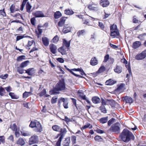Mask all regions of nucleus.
I'll list each match as a JSON object with an SVG mask.
<instances>
[{
	"label": "nucleus",
	"instance_id": "nucleus-9",
	"mask_svg": "<svg viewBox=\"0 0 146 146\" xmlns=\"http://www.w3.org/2000/svg\"><path fill=\"white\" fill-rule=\"evenodd\" d=\"M33 15L36 17H46L43 12L41 11H36L33 13Z\"/></svg>",
	"mask_w": 146,
	"mask_h": 146
},
{
	"label": "nucleus",
	"instance_id": "nucleus-14",
	"mask_svg": "<svg viewBox=\"0 0 146 146\" xmlns=\"http://www.w3.org/2000/svg\"><path fill=\"white\" fill-rule=\"evenodd\" d=\"M116 82V81L113 80L112 79H110L107 80L105 83L106 85L111 86L115 84Z\"/></svg>",
	"mask_w": 146,
	"mask_h": 146
},
{
	"label": "nucleus",
	"instance_id": "nucleus-49",
	"mask_svg": "<svg viewBox=\"0 0 146 146\" xmlns=\"http://www.w3.org/2000/svg\"><path fill=\"white\" fill-rule=\"evenodd\" d=\"M15 131V136L17 137H19L20 136V129L19 128H17L16 129Z\"/></svg>",
	"mask_w": 146,
	"mask_h": 146
},
{
	"label": "nucleus",
	"instance_id": "nucleus-47",
	"mask_svg": "<svg viewBox=\"0 0 146 146\" xmlns=\"http://www.w3.org/2000/svg\"><path fill=\"white\" fill-rule=\"evenodd\" d=\"M145 35H146V33H143L139 35L137 37V38L141 40H143L144 39V36Z\"/></svg>",
	"mask_w": 146,
	"mask_h": 146
},
{
	"label": "nucleus",
	"instance_id": "nucleus-22",
	"mask_svg": "<svg viewBox=\"0 0 146 146\" xmlns=\"http://www.w3.org/2000/svg\"><path fill=\"white\" fill-rule=\"evenodd\" d=\"M92 101L93 103L96 104L100 103V99L97 96H94L92 98Z\"/></svg>",
	"mask_w": 146,
	"mask_h": 146
},
{
	"label": "nucleus",
	"instance_id": "nucleus-4",
	"mask_svg": "<svg viewBox=\"0 0 146 146\" xmlns=\"http://www.w3.org/2000/svg\"><path fill=\"white\" fill-rule=\"evenodd\" d=\"M120 124L119 122H116L113 124L109 129L110 131L119 134L120 132Z\"/></svg>",
	"mask_w": 146,
	"mask_h": 146
},
{
	"label": "nucleus",
	"instance_id": "nucleus-23",
	"mask_svg": "<svg viewBox=\"0 0 146 146\" xmlns=\"http://www.w3.org/2000/svg\"><path fill=\"white\" fill-rule=\"evenodd\" d=\"M70 143V139L69 138H68L64 140L62 144L64 146H69Z\"/></svg>",
	"mask_w": 146,
	"mask_h": 146
},
{
	"label": "nucleus",
	"instance_id": "nucleus-17",
	"mask_svg": "<svg viewBox=\"0 0 146 146\" xmlns=\"http://www.w3.org/2000/svg\"><path fill=\"white\" fill-rule=\"evenodd\" d=\"M122 69V68L121 66L117 65L114 70L115 72L119 74L121 72Z\"/></svg>",
	"mask_w": 146,
	"mask_h": 146
},
{
	"label": "nucleus",
	"instance_id": "nucleus-55",
	"mask_svg": "<svg viewBox=\"0 0 146 146\" xmlns=\"http://www.w3.org/2000/svg\"><path fill=\"white\" fill-rule=\"evenodd\" d=\"M71 140L73 144L75 143L76 141V137L74 136H72L71 137Z\"/></svg>",
	"mask_w": 146,
	"mask_h": 146
},
{
	"label": "nucleus",
	"instance_id": "nucleus-7",
	"mask_svg": "<svg viewBox=\"0 0 146 146\" xmlns=\"http://www.w3.org/2000/svg\"><path fill=\"white\" fill-rule=\"evenodd\" d=\"M62 102H63V105L64 108L67 109L68 108V102L67 101V98H60L58 102L59 106H60V103Z\"/></svg>",
	"mask_w": 146,
	"mask_h": 146
},
{
	"label": "nucleus",
	"instance_id": "nucleus-58",
	"mask_svg": "<svg viewBox=\"0 0 146 146\" xmlns=\"http://www.w3.org/2000/svg\"><path fill=\"white\" fill-rule=\"evenodd\" d=\"M10 10L11 13H13L15 11V7L13 5H11L10 8Z\"/></svg>",
	"mask_w": 146,
	"mask_h": 146
},
{
	"label": "nucleus",
	"instance_id": "nucleus-50",
	"mask_svg": "<svg viewBox=\"0 0 146 146\" xmlns=\"http://www.w3.org/2000/svg\"><path fill=\"white\" fill-rule=\"evenodd\" d=\"M28 0H23V1L22 2V4L21 5V10H23V9L24 7L25 6L27 2L28 1Z\"/></svg>",
	"mask_w": 146,
	"mask_h": 146
},
{
	"label": "nucleus",
	"instance_id": "nucleus-21",
	"mask_svg": "<svg viewBox=\"0 0 146 146\" xmlns=\"http://www.w3.org/2000/svg\"><path fill=\"white\" fill-rule=\"evenodd\" d=\"M108 117L106 116L100 118L99 120V121L101 123L104 124L107 123L108 122Z\"/></svg>",
	"mask_w": 146,
	"mask_h": 146
},
{
	"label": "nucleus",
	"instance_id": "nucleus-63",
	"mask_svg": "<svg viewBox=\"0 0 146 146\" xmlns=\"http://www.w3.org/2000/svg\"><path fill=\"white\" fill-rule=\"evenodd\" d=\"M105 15L103 18V19H105L108 17L110 15V14H107L105 12H104Z\"/></svg>",
	"mask_w": 146,
	"mask_h": 146
},
{
	"label": "nucleus",
	"instance_id": "nucleus-30",
	"mask_svg": "<svg viewBox=\"0 0 146 146\" xmlns=\"http://www.w3.org/2000/svg\"><path fill=\"white\" fill-rule=\"evenodd\" d=\"M61 16L62 14L59 11H57L54 14V17L56 19L59 18Z\"/></svg>",
	"mask_w": 146,
	"mask_h": 146
},
{
	"label": "nucleus",
	"instance_id": "nucleus-54",
	"mask_svg": "<svg viewBox=\"0 0 146 146\" xmlns=\"http://www.w3.org/2000/svg\"><path fill=\"white\" fill-rule=\"evenodd\" d=\"M85 31L84 30H81L79 31L77 33V35L78 36H80L81 35H82L84 33Z\"/></svg>",
	"mask_w": 146,
	"mask_h": 146
},
{
	"label": "nucleus",
	"instance_id": "nucleus-53",
	"mask_svg": "<svg viewBox=\"0 0 146 146\" xmlns=\"http://www.w3.org/2000/svg\"><path fill=\"white\" fill-rule=\"evenodd\" d=\"M93 4L92 3V10L94 11H97L98 10V7L97 5H94V6H92Z\"/></svg>",
	"mask_w": 146,
	"mask_h": 146
},
{
	"label": "nucleus",
	"instance_id": "nucleus-12",
	"mask_svg": "<svg viewBox=\"0 0 146 146\" xmlns=\"http://www.w3.org/2000/svg\"><path fill=\"white\" fill-rule=\"evenodd\" d=\"M110 3L108 0H101L100 5L102 7H106L109 5Z\"/></svg>",
	"mask_w": 146,
	"mask_h": 146
},
{
	"label": "nucleus",
	"instance_id": "nucleus-5",
	"mask_svg": "<svg viewBox=\"0 0 146 146\" xmlns=\"http://www.w3.org/2000/svg\"><path fill=\"white\" fill-rule=\"evenodd\" d=\"M146 57V49L141 53L137 54L135 56V59L137 60H142Z\"/></svg>",
	"mask_w": 146,
	"mask_h": 146
},
{
	"label": "nucleus",
	"instance_id": "nucleus-52",
	"mask_svg": "<svg viewBox=\"0 0 146 146\" xmlns=\"http://www.w3.org/2000/svg\"><path fill=\"white\" fill-rule=\"evenodd\" d=\"M109 59V55L108 54H106L104 57V59L103 61L104 62H106Z\"/></svg>",
	"mask_w": 146,
	"mask_h": 146
},
{
	"label": "nucleus",
	"instance_id": "nucleus-64",
	"mask_svg": "<svg viewBox=\"0 0 146 146\" xmlns=\"http://www.w3.org/2000/svg\"><path fill=\"white\" fill-rule=\"evenodd\" d=\"M121 62L125 64H127V61L124 58L123 59H121Z\"/></svg>",
	"mask_w": 146,
	"mask_h": 146
},
{
	"label": "nucleus",
	"instance_id": "nucleus-1",
	"mask_svg": "<svg viewBox=\"0 0 146 146\" xmlns=\"http://www.w3.org/2000/svg\"><path fill=\"white\" fill-rule=\"evenodd\" d=\"M119 137L124 142H128L131 140H134L135 137L129 130L124 129L119 135Z\"/></svg>",
	"mask_w": 146,
	"mask_h": 146
},
{
	"label": "nucleus",
	"instance_id": "nucleus-6",
	"mask_svg": "<svg viewBox=\"0 0 146 146\" xmlns=\"http://www.w3.org/2000/svg\"><path fill=\"white\" fill-rule=\"evenodd\" d=\"M38 137L37 135H33L29 139V145H31L37 143L38 142Z\"/></svg>",
	"mask_w": 146,
	"mask_h": 146
},
{
	"label": "nucleus",
	"instance_id": "nucleus-31",
	"mask_svg": "<svg viewBox=\"0 0 146 146\" xmlns=\"http://www.w3.org/2000/svg\"><path fill=\"white\" fill-rule=\"evenodd\" d=\"M64 13L66 14L69 15H72L74 13V12L72 10H70L69 9L65 10Z\"/></svg>",
	"mask_w": 146,
	"mask_h": 146
},
{
	"label": "nucleus",
	"instance_id": "nucleus-60",
	"mask_svg": "<svg viewBox=\"0 0 146 146\" xmlns=\"http://www.w3.org/2000/svg\"><path fill=\"white\" fill-rule=\"evenodd\" d=\"M9 95L11 97L12 99H16V97L14 93L10 92L9 94Z\"/></svg>",
	"mask_w": 146,
	"mask_h": 146
},
{
	"label": "nucleus",
	"instance_id": "nucleus-34",
	"mask_svg": "<svg viewBox=\"0 0 146 146\" xmlns=\"http://www.w3.org/2000/svg\"><path fill=\"white\" fill-rule=\"evenodd\" d=\"M100 110H101V112L105 113H107V110L106 109L105 107L104 106H101L99 108Z\"/></svg>",
	"mask_w": 146,
	"mask_h": 146
},
{
	"label": "nucleus",
	"instance_id": "nucleus-37",
	"mask_svg": "<svg viewBox=\"0 0 146 146\" xmlns=\"http://www.w3.org/2000/svg\"><path fill=\"white\" fill-rule=\"evenodd\" d=\"M61 133L60 134V136L61 137L62 136H63V137H64V135L65 134L66 132V130L65 128H61V129L60 131Z\"/></svg>",
	"mask_w": 146,
	"mask_h": 146
},
{
	"label": "nucleus",
	"instance_id": "nucleus-48",
	"mask_svg": "<svg viewBox=\"0 0 146 146\" xmlns=\"http://www.w3.org/2000/svg\"><path fill=\"white\" fill-rule=\"evenodd\" d=\"M5 93V90L2 87H0V95L3 96Z\"/></svg>",
	"mask_w": 146,
	"mask_h": 146
},
{
	"label": "nucleus",
	"instance_id": "nucleus-25",
	"mask_svg": "<svg viewBox=\"0 0 146 146\" xmlns=\"http://www.w3.org/2000/svg\"><path fill=\"white\" fill-rule=\"evenodd\" d=\"M110 31L118 30L117 25L115 24L111 25L110 27Z\"/></svg>",
	"mask_w": 146,
	"mask_h": 146
},
{
	"label": "nucleus",
	"instance_id": "nucleus-45",
	"mask_svg": "<svg viewBox=\"0 0 146 146\" xmlns=\"http://www.w3.org/2000/svg\"><path fill=\"white\" fill-rule=\"evenodd\" d=\"M46 93V91L45 89L43 90L39 94V96H42L44 95L46 97L48 96V95H45Z\"/></svg>",
	"mask_w": 146,
	"mask_h": 146
},
{
	"label": "nucleus",
	"instance_id": "nucleus-40",
	"mask_svg": "<svg viewBox=\"0 0 146 146\" xmlns=\"http://www.w3.org/2000/svg\"><path fill=\"white\" fill-rule=\"evenodd\" d=\"M115 119L114 118H112L110 119L108 121V126H110L115 121Z\"/></svg>",
	"mask_w": 146,
	"mask_h": 146
},
{
	"label": "nucleus",
	"instance_id": "nucleus-61",
	"mask_svg": "<svg viewBox=\"0 0 146 146\" xmlns=\"http://www.w3.org/2000/svg\"><path fill=\"white\" fill-rule=\"evenodd\" d=\"M35 17L32 18L31 19V24L33 25H35Z\"/></svg>",
	"mask_w": 146,
	"mask_h": 146
},
{
	"label": "nucleus",
	"instance_id": "nucleus-19",
	"mask_svg": "<svg viewBox=\"0 0 146 146\" xmlns=\"http://www.w3.org/2000/svg\"><path fill=\"white\" fill-rule=\"evenodd\" d=\"M66 18L64 17L61 18L60 21L58 22V26L61 27H62L64 24Z\"/></svg>",
	"mask_w": 146,
	"mask_h": 146
},
{
	"label": "nucleus",
	"instance_id": "nucleus-38",
	"mask_svg": "<svg viewBox=\"0 0 146 146\" xmlns=\"http://www.w3.org/2000/svg\"><path fill=\"white\" fill-rule=\"evenodd\" d=\"M72 70L73 71H80V72H81V74L82 75H84L85 74L84 73V72L83 71V70L81 68H77V69L74 68V69H72Z\"/></svg>",
	"mask_w": 146,
	"mask_h": 146
},
{
	"label": "nucleus",
	"instance_id": "nucleus-36",
	"mask_svg": "<svg viewBox=\"0 0 146 146\" xmlns=\"http://www.w3.org/2000/svg\"><path fill=\"white\" fill-rule=\"evenodd\" d=\"M29 63V60H27L22 62L21 65V68H24V67L27 66Z\"/></svg>",
	"mask_w": 146,
	"mask_h": 146
},
{
	"label": "nucleus",
	"instance_id": "nucleus-18",
	"mask_svg": "<svg viewBox=\"0 0 146 146\" xmlns=\"http://www.w3.org/2000/svg\"><path fill=\"white\" fill-rule=\"evenodd\" d=\"M42 40L43 44L46 46H48L49 44V40L48 38L46 37H43Z\"/></svg>",
	"mask_w": 146,
	"mask_h": 146
},
{
	"label": "nucleus",
	"instance_id": "nucleus-16",
	"mask_svg": "<svg viewBox=\"0 0 146 146\" xmlns=\"http://www.w3.org/2000/svg\"><path fill=\"white\" fill-rule=\"evenodd\" d=\"M25 73L28 74L29 75L31 76L35 73V71L34 68H30L26 70Z\"/></svg>",
	"mask_w": 146,
	"mask_h": 146
},
{
	"label": "nucleus",
	"instance_id": "nucleus-59",
	"mask_svg": "<svg viewBox=\"0 0 146 146\" xmlns=\"http://www.w3.org/2000/svg\"><path fill=\"white\" fill-rule=\"evenodd\" d=\"M17 70L20 74H22L24 73L25 71L26 72V70H23L22 69H21L20 68H19Z\"/></svg>",
	"mask_w": 146,
	"mask_h": 146
},
{
	"label": "nucleus",
	"instance_id": "nucleus-51",
	"mask_svg": "<svg viewBox=\"0 0 146 146\" xmlns=\"http://www.w3.org/2000/svg\"><path fill=\"white\" fill-rule=\"evenodd\" d=\"M58 38L57 36H55L52 40V42L54 43H56L58 40Z\"/></svg>",
	"mask_w": 146,
	"mask_h": 146
},
{
	"label": "nucleus",
	"instance_id": "nucleus-42",
	"mask_svg": "<svg viewBox=\"0 0 146 146\" xmlns=\"http://www.w3.org/2000/svg\"><path fill=\"white\" fill-rule=\"evenodd\" d=\"M7 140L8 142L12 143L14 141V137L12 135H11L7 138Z\"/></svg>",
	"mask_w": 146,
	"mask_h": 146
},
{
	"label": "nucleus",
	"instance_id": "nucleus-44",
	"mask_svg": "<svg viewBox=\"0 0 146 146\" xmlns=\"http://www.w3.org/2000/svg\"><path fill=\"white\" fill-rule=\"evenodd\" d=\"M31 93L30 92H25L23 94V98H27L31 95Z\"/></svg>",
	"mask_w": 146,
	"mask_h": 146
},
{
	"label": "nucleus",
	"instance_id": "nucleus-56",
	"mask_svg": "<svg viewBox=\"0 0 146 146\" xmlns=\"http://www.w3.org/2000/svg\"><path fill=\"white\" fill-rule=\"evenodd\" d=\"M57 98L56 97H54L52 98L51 100V102L52 104H54L57 101Z\"/></svg>",
	"mask_w": 146,
	"mask_h": 146
},
{
	"label": "nucleus",
	"instance_id": "nucleus-46",
	"mask_svg": "<svg viewBox=\"0 0 146 146\" xmlns=\"http://www.w3.org/2000/svg\"><path fill=\"white\" fill-rule=\"evenodd\" d=\"M26 56L24 55H22L19 56L17 58V60L18 61H21L25 59V58Z\"/></svg>",
	"mask_w": 146,
	"mask_h": 146
},
{
	"label": "nucleus",
	"instance_id": "nucleus-29",
	"mask_svg": "<svg viewBox=\"0 0 146 146\" xmlns=\"http://www.w3.org/2000/svg\"><path fill=\"white\" fill-rule=\"evenodd\" d=\"M98 26L102 30H104L105 29V26L104 24L102 22L97 21V23H96V25H98Z\"/></svg>",
	"mask_w": 146,
	"mask_h": 146
},
{
	"label": "nucleus",
	"instance_id": "nucleus-2",
	"mask_svg": "<svg viewBox=\"0 0 146 146\" xmlns=\"http://www.w3.org/2000/svg\"><path fill=\"white\" fill-rule=\"evenodd\" d=\"M65 88V85L63 80H60L56 85L55 88L52 91V94H58L59 91L63 90Z\"/></svg>",
	"mask_w": 146,
	"mask_h": 146
},
{
	"label": "nucleus",
	"instance_id": "nucleus-3",
	"mask_svg": "<svg viewBox=\"0 0 146 146\" xmlns=\"http://www.w3.org/2000/svg\"><path fill=\"white\" fill-rule=\"evenodd\" d=\"M29 126L32 128H35L34 130L37 132H40L42 131V128L40 123L36 120L31 121Z\"/></svg>",
	"mask_w": 146,
	"mask_h": 146
},
{
	"label": "nucleus",
	"instance_id": "nucleus-39",
	"mask_svg": "<svg viewBox=\"0 0 146 146\" xmlns=\"http://www.w3.org/2000/svg\"><path fill=\"white\" fill-rule=\"evenodd\" d=\"M10 128L13 131H15L16 129H17V126L15 123L11 124L10 125Z\"/></svg>",
	"mask_w": 146,
	"mask_h": 146
},
{
	"label": "nucleus",
	"instance_id": "nucleus-15",
	"mask_svg": "<svg viewBox=\"0 0 146 146\" xmlns=\"http://www.w3.org/2000/svg\"><path fill=\"white\" fill-rule=\"evenodd\" d=\"M141 45V42L139 41H136L134 42L132 45V47L134 49H137Z\"/></svg>",
	"mask_w": 146,
	"mask_h": 146
},
{
	"label": "nucleus",
	"instance_id": "nucleus-35",
	"mask_svg": "<svg viewBox=\"0 0 146 146\" xmlns=\"http://www.w3.org/2000/svg\"><path fill=\"white\" fill-rule=\"evenodd\" d=\"M26 6L27 11L29 13H30L31 12V8L32 6L29 3V2L27 3Z\"/></svg>",
	"mask_w": 146,
	"mask_h": 146
},
{
	"label": "nucleus",
	"instance_id": "nucleus-13",
	"mask_svg": "<svg viewBox=\"0 0 146 146\" xmlns=\"http://www.w3.org/2000/svg\"><path fill=\"white\" fill-rule=\"evenodd\" d=\"M50 51L53 54H55L56 52L57 48L56 46L53 44H51L49 45Z\"/></svg>",
	"mask_w": 146,
	"mask_h": 146
},
{
	"label": "nucleus",
	"instance_id": "nucleus-11",
	"mask_svg": "<svg viewBox=\"0 0 146 146\" xmlns=\"http://www.w3.org/2000/svg\"><path fill=\"white\" fill-rule=\"evenodd\" d=\"M125 84L124 83H121L119 85H118V87L115 89V91L118 92H121L124 90V87Z\"/></svg>",
	"mask_w": 146,
	"mask_h": 146
},
{
	"label": "nucleus",
	"instance_id": "nucleus-10",
	"mask_svg": "<svg viewBox=\"0 0 146 146\" xmlns=\"http://www.w3.org/2000/svg\"><path fill=\"white\" fill-rule=\"evenodd\" d=\"M110 36L113 38H118L120 36L119 30L110 31Z\"/></svg>",
	"mask_w": 146,
	"mask_h": 146
},
{
	"label": "nucleus",
	"instance_id": "nucleus-24",
	"mask_svg": "<svg viewBox=\"0 0 146 146\" xmlns=\"http://www.w3.org/2000/svg\"><path fill=\"white\" fill-rule=\"evenodd\" d=\"M78 94L79 96L83 100H86L87 102L88 103H90V102L86 99L85 95H84L83 93H80L79 91H78Z\"/></svg>",
	"mask_w": 146,
	"mask_h": 146
},
{
	"label": "nucleus",
	"instance_id": "nucleus-26",
	"mask_svg": "<svg viewBox=\"0 0 146 146\" xmlns=\"http://www.w3.org/2000/svg\"><path fill=\"white\" fill-rule=\"evenodd\" d=\"M63 45L66 47H68L70 45V41H67L65 39H63Z\"/></svg>",
	"mask_w": 146,
	"mask_h": 146
},
{
	"label": "nucleus",
	"instance_id": "nucleus-32",
	"mask_svg": "<svg viewBox=\"0 0 146 146\" xmlns=\"http://www.w3.org/2000/svg\"><path fill=\"white\" fill-rule=\"evenodd\" d=\"M106 70V68L104 66H102L100 68L97 72L99 73H101L105 71Z\"/></svg>",
	"mask_w": 146,
	"mask_h": 146
},
{
	"label": "nucleus",
	"instance_id": "nucleus-20",
	"mask_svg": "<svg viewBox=\"0 0 146 146\" xmlns=\"http://www.w3.org/2000/svg\"><path fill=\"white\" fill-rule=\"evenodd\" d=\"M17 144L18 145L23 146L25 144V142L24 139L22 138H20L17 141Z\"/></svg>",
	"mask_w": 146,
	"mask_h": 146
},
{
	"label": "nucleus",
	"instance_id": "nucleus-43",
	"mask_svg": "<svg viewBox=\"0 0 146 146\" xmlns=\"http://www.w3.org/2000/svg\"><path fill=\"white\" fill-rule=\"evenodd\" d=\"M63 138V136H62L60 137L58 141L56 143V146H60L61 142Z\"/></svg>",
	"mask_w": 146,
	"mask_h": 146
},
{
	"label": "nucleus",
	"instance_id": "nucleus-8",
	"mask_svg": "<svg viewBox=\"0 0 146 146\" xmlns=\"http://www.w3.org/2000/svg\"><path fill=\"white\" fill-rule=\"evenodd\" d=\"M122 99L123 101L126 103H129L130 104L133 102V100L130 96H126L123 97Z\"/></svg>",
	"mask_w": 146,
	"mask_h": 146
},
{
	"label": "nucleus",
	"instance_id": "nucleus-41",
	"mask_svg": "<svg viewBox=\"0 0 146 146\" xmlns=\"http://www.w3.org/2000/svg\"><path fill=\"white\" fill-rule=\"evenodd\" d=\"M98 61L96 58H92V66H95L98 64Z\"/></svg>",
	"mask_w": 146,
	"mask_h": 146
},
{
	"label": "nucleus",
	"instance_id": "nucleus-62",
	"mask_svg": "<svg viewBox=\"0 0 146 146\" xmlns=\"http://www.w3.org/2000/svg\"><path fill=\"white\" fill-rule=\"evenodd\" d=\"M98 133H104V131L100 129H97L95 130Z\"/></svg>",
	"mask_w": 146,
	"mask_h": 146
},
{
	"label": "nucleus",
	"instance_id": "nucleus-57",
	"mask_svg": "<svg viewBox=\"0 0 146 146\" xmlns=\"http://www.w3.org/2000/svg\"><path fill=\"white\" fill-rule=\"evenodd\" d=\"M95 141H100L102 139L101 137L99 136H96L94 137Z\"/></svg>",
	"mask_w": 146,
	"mask_h": 146
},
{
	"label": "nucleus",
	"instance_id": "nucleus-27",
	"mask_svg": "<svg viewBox=\"0 0 146 146\" xmlns=\"http://www.w3.org/2000/svg\"><path fill=\"white\" fill-rule=\"evenodd\" d=\"M70 26L69 25H66L64 27L63 31L64 32L67 33L70 31V28H69Z\"/></svg>",
	"mask_w": 146,
	"mask_h": 146
},
{
	"label": "nucleus",
	"instance_id": "nucleus-33",
	"mask_svg": "<svg viewBox=\"0 0 146 146\" xmlns=\"http://www.w3.org/2000/svg\"><path fill=\"white\" fill-rule=\"evenodd\" d=\"M53 129L57 131H60L61 129V127L57 125H53L52 127Z\"/></svg>",
	"mask_w": 146,
	"mask_h": 146
},
{
	"label": "nucleus",
	"instance_id": "nucleus-28",
	"mask_svg": "<svg viewBox=\"0 0 146 146\" xmlns=\"http://www.w3.org/2000/svg\"><path fill=\"white\" fill-rule=\"evenodd\" d=\"M22 135L24 136H27L31 135V133L27 131H21Z\"/></svg>",
	"mask_w": 146,
	"mask_h": 146
}]
</instances>
